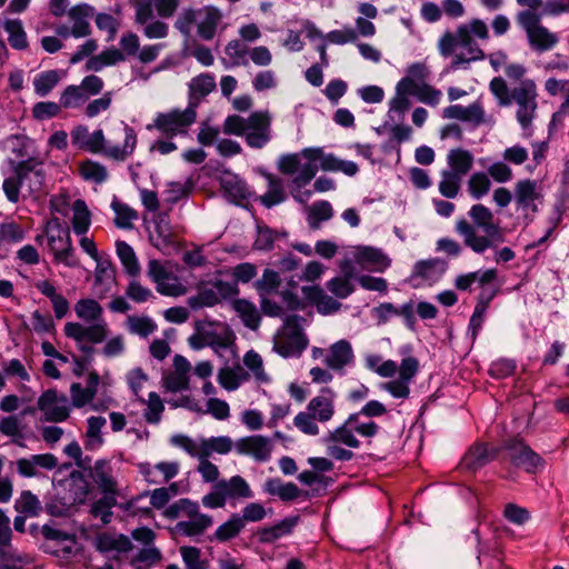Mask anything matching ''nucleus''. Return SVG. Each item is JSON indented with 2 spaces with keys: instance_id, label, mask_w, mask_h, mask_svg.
<instances>
[{
  "instance_id": "nucleus-1",
  "label": "nucleus",
  "mask_w": 569,
  "mask_h": 569,
  "mask_svg": "<svg viewBox=\"0 0 569 569\" xmlns=\"http://www.w3.org/2000/svg\"><path fill=\"white\" fill-rule=\"evenodd\" d=\"M489 38L487 23L480 18H472L468 22L460 23L455 32H443L438 40L437 48L442 57H452L451 67L458 69L471 62L485 60L487 56L476 39L487 41ZM507 59L508 56L502 50L488 56L489 63L495 71H498Z\"/></svg>"
},
{
  "instance_id": "nucleus-2",
  "label": "nucleus",
  "mask_w": 569,
  "mask_h": 569,
  "mask_svg": "<svg viewBox=\"0 0 569 569\" xmlns=\"http://www.w3.org/2000/svg\"><path fill=\"white\" fill-rule=\"evenodd\" d=\"M386 412L383 403L370 400L358 412L349 415L322 439L327 455L337 461H350L355 456L351 449L361 447L359 437L365 439L367 445H371L372 439L379 433L380 427L371 418L383 416Z\"/></svg>"
},
{
  "instance_id": "nucleus-3",
  "label": "nucleus",
  "mask_w": 569,
  "mask_h": 569,
  "mask_svg": "<svg viewBox=\"0 0 569 569\" xmlns=\"http://www.w3.org/2000/svg\"><path fill=\"white\" fill-rule=\"evenodd\" d=\"M116 131L123 139L122 143L107 141L102 129L89 132L87 126L78 124L70 132L71 143L87 152L102 154L111 160L122 162L133 154L138 137L134 129L123 122Z\"/></svg>"
},
{
  "instance_id": "nucleus-4",
  "label": "nucleus",
  "mask_w": 569,
  "mask_h": 569,
  "mask_svg": "<svg viewBox=\"0 0 569 569\" xmlns=\"http://www.w3.org/2000/svg\"><path fill=\"white\" fill-rule=\"evenodd\" d=\"M469 216L477 227L482 228L487 236H479L473 226L466 219L456 223V231L463 238V242L476 253H482L493 246V242H502L503 236L498 224L493 223V213L483 204H473Z\"/></svg>"
},
{
  "instance_id": "nucleus-5",
  "label": "nucleus",
  "mask_w": 569,
  "mask_h": 569,
  "mask_svg": "<svg viewBox=\"0 0 569 569\" xmlns=\"http://www.w3.org/2000/svg\"><path fill=\"white\" fill-rule=\"evenodd\" d=\"M272 117L268 110L251 112L247 118L239 114L228 116L222 124L223 133L243 137L253 149H262L271 140Z\"/></svg>"
},
{
  "instance_id": "nucleus-6",
  "label": "nucleus",
  "mask_w": 569,
  "mask_h": 569,
  "mask_svg": "<svg viewBox=\"0 0 569 569\" xmlns=\"http://www.w3.org/2000/svg\"><path fill=\"white\" fill-rule=\"evenodd\" d=\"M222 10L216 6H203L199 9H183L174 21V28L183 36L189 37L192 26H196L197 36L204 41H211L218 33L223 32L228 24L223 21Z\"/></svg>"
},
{
  "instance_id": "nucleus-7",
  "label": "nucleus",
  "mask_w": 569,
  "mask_h": 569,
  "mask_svg": "<svg viewBox=\"0 0 569 569\" xmlns=\"http://www.w3.org/2000/svg\"><path fill=\"white\" fill-rule=\"evenodd\" d=\"M325 152L322 148H305L300 152L282 154L278 160L281 173L292 178L295 189L307 186L322 170Z\"/></svg>"
},
{
  "instance_id": "nucleus-8",
  "label": "nucleus",
  "mask_w": 569,
  "mask_h": 569,
  "mask_svg": "<svg viewBox=\"0 0 569 569\" xmlns=\"http://www.w3.org/2000/svg\"><path fill=\"white\" fill-rule=\"evenodd\" d=\"M63 331L68 338L76 341L78 349L83 353L81 358L73 357V372L81 376L96 351L93 345L101 343L107 338L108 325L107 322H99L84 326L79 322H67Z\"/></svg>"
},
{
  "instance_id": "nucleus-9",
  "label": "nucleus",
  "mask_w": 569,
  "mask_h": 569,
  "mask_svg": "<svg viewBox=\"0 0 569 569\" xmlns=\"http://www.w3.org/2000/svg\"><path fill=\"white\" fill-rule=\"evenodd\" d=\"M303 317L290 315L284 317L282 326L273 336L272 349L283 358H298L307 349L309 339L303 332Z\"/></svg>"
},
{
  "instance_id": "nucleus-10",
  "label": "nucleus",
  "mask_w": 569,
  "mask_h": 569,
  "mask_svg": "<svg viewBox=\"0 0 569 569\" xmlns=\"http://www.w3.org/2000/svg\"><path fill=\"white\" fill-rule=\"evenodd\" d=\"M198 118V111L193 106H187L181 110L178 108L164 112H158L152 123L147 124V130H157L162 137L173 139L174 137H186Z\"/></svg>"
},
{
  "instance_id": "nucleus-11",
  "label": "nucleus",
  "mask_w": 569,
  "mask_h": 569,
  "mask_svg": "<svg viewBox=\"0 0 569 569\" xmlns=\"http://www.w3.org/2000/svg\"><path fill=\"white\" fill-rule=\"evenodd\" d=\"M44 232L48 249L53 256V262L62 263L69 268L80 267V259L72 246L69 230L62 227L58 218L47 222Z\"/></svg>"
},
{
  "instance_id": "nucleus-12",
  "label": "nucleus",
  "mask_w": 569,
  "mask_h": 569,
  "mask_svg": "<svg viewBox=\"0 0 569 569\" xmlns=\"http://www.w3.org/2000/svg\"><path fill=\"white\" fill-rule=\"evenodd\" d=\"M538 89L532 79H525L512 88V102L516 103V119L523 130L531 128L537 117Z\"/></svg>"
},
{
  "instance_id": "nucleus-13",
  "label": "nucleus",
  "mask_w": 569,
  "mask_h": 569,
  "mask_svg": "<svg viewBox=\"0 0 569 569\" xmlns=\"http://www.w3.org/2000/svg\"><path fill=\"white\" fill-rule=\"evenodd\" d=\"M147 276L156 284V290L166 297H181L188 292L187 284L169 267V262L151 259L147 264Z\"/></svg>"
},
{
  "instance_id": "nucleus-14",
  "label": "nucleus",
  "mask_w": 569,
  "mask_h": 569,
  "mask_svg": "<svg viewBox=\"0 0 569 569\" xmlns=\"http://www.w3.org/2000/svg\"><path fill=\"white\" fill-rule=\"evenodd\" d=\"M513 200L517 210L522 211L525 214L528 212L537 213L539 204L543 200L542 187L537 180L520 179L513 187Z\"/></svg>"
},
{
  "instance_id": "nucleus-15",
  "label": "nucleus",
  "mask_w": 569,
  "mask_h": 569,
  "mask_svg": "<svg viewBox=\"0 0 569 569\" xmlns=\"http://www.w3.org/2000/svg\"><path fill=\"white\" fill-rule=\"evenodd\" d=\"M134 9V22L144 23L153 18V10L163 19L173 17L180 6V0H129Z\"/></svg>"
},
{
  "instance_id": "nucleus-16",
  "label": "nucleus",
  "mask_w": 569,
  "mask_h": 569,
  "mask_svg": "<svg viewBox=\"0 0 569 569\" xmlns=\"http://www.w3.org/2000/svg\"><path fill=\"white\" fill-rule=\"evenodd\" d=\"M505 449L508 452L509 462L515 468H521L529 473H533L543 466V459L520 440L508 442Z\"/></svg>"
},
{
  "instance_id": "nucleus-17",
  "label": "nucleus",
  "mask_w": 569,
  "mask_h": 569,
  "mask_svg": "<svg viewBox=\"0 0 569 569\" xmlns=\"http://www.w3.org/2000/svg\"><path fill=\"white\" fill-rule=\"evenodd\" d=\"M38 408L49 422H62L69 418L70 406L64 395L59 396L56 390L44 391L38 399Z\"/></svg>"
},
{
  "instance_id": "nucleus-18",
  "label": "nucleus",
  "mask_w": 569,
  "mask_h": 569,
  "mask_svg": "<svg viewBox=\"0 0 569 569\" xmlns=\"http://www.w3.org/2000/svg\"><path fill=\"white\" fill-rule=\"evenodd\" d=\"M202 337L214 353L220 356L221 350L230 348L234 340V335L230 328L220 322L201 321Z\"/></svg>"
},
{
  "instance_id": "nucleus-19",
  "label": "nucleus",
  "mask_w": 569,
  "mask_h": 569,
  "mask_svg": "<svg viewBox=\"0 0 569 569\" xmlns=\"http://www.w3.org/2000/svg\"><path fill=\"white\" fill-rule=\"evenodd\" d=\"M138 469L149 485H161L169 482L179 475L180 463L178 461H160L154 465L141 462Z\"/></svg>"
},
{
  "instance_id": "nucleus-20",
  "label": "nucleus",
  "mask_w": 569,
  "mask_h": 569,
  "mask_svg": "<svg viewBox=\"0 0 569 569\" xmlns=\"http://www.w3.org/2000/svg\"><path fill=\"white\" fill-rule=\"evenodd\" d=\"M89 477L100 492L120 493L119 481L109 459H98L89 469Z\"/></svg>"
},
{
  "instance_id": "nucleus-21",
  "label": "nucleus",
  "mask_w": 569,
  "mask_h": 569,
  "mask_svg": "<svg viewBox=\"0 0 569 569\" xmlns=\"http://www.w3.org/2000/svg\"><path fill=\"white\" fill-rule=\"evenodd\" d=\"M272 442L269 438L254 435L242 437L236 441V451L242 456H250L256 461H268L272 452Z\"/></svg>"
},
{
  "instance_id": "nucleus-22",
  "label": "nucleus",
  "mask_w": 569,
  "mask_h": 569,
  "mask_svg": "<svg viewBox=\"0 0 569 569\" xmlns=\"http://www.w3.org/2000/svg\"><path fill=\"white\" fill-rule=\"evenodd\" d=\"M355 362V353L351 343L341 339L332 343L326 352L323 363L331 370L345 372V369Z\"/></svg>"
},
{
  "instance_id": "nucleus-23",
  "label": "nucleus",
  "mask_w": 569,
  "mask_h": 569,
  "mask_svg": "<svg viewBox=\"0 0 569 569\" xmlns=\"http://www.w3.org/2000/svg\"><path fill=\"white\" fill-rule=\"evenodd\" d=\"M355 261L365 269L383 272L391 264L390 258L379 248L359 246L353 252Z\"/></svg>"
},
{
  "instance_id": "nucleus-24",
  "label": "nucleus",
  "mask_w": 569,
  "mask_h": 569,
  "mask_svg": "<svg viewBox=\"0 0 569 569\" xmlns=\"http://www.w3.org/2000/svg\"><path fill=\"white\" fill-rule=\"evenodd\" d=\"M40 163L33 159L21 161L17 164L14 172L20 177L22 186L27 187L30 194L37 197L41 191L44 182V176L37 167Z\"/></svg>"
},
{
  "instance_id": "nucleus-25",
  "label": "nucleus",
  "mask_w": 569,
  "mask_h": 569,
  "mask_svg": "<svg viewBox=\"0 0 569 569\" xmlns=\"http://www.w3.org/2000/svg\"><path fill=\"white\" fill-rule=\"evenodd\" d=\"M335 392L330 388H325L308 402L307 411L319 422L326 423L335 416Z\"/></svg>"
},
{
  "instance_id": "nucleus-26",
  "label": "nucleus",
  "mask_w": 569,
  "mask_h": 569,
  "mask_svg": "<svg viewBox=\"0 0 569 569\" xmlns=\"http://www.w3.org/2000/svg\"><path fill=\"white\" fill-rule=\"evenodd\" d=\"M303 298L315 306L320 315L328 316L340 310L341 303L335 298L328 296L325 290L318 286H305L301 289Z\"/></svg>"
},
{
  "instance_id": "nucleus-27",
  "label": "nucleus",
  "mask_w": 569,
  "mask_h": 569,
  "mask_svg": "<svg viewBox=\"0 0 569 569\" xmlns=\"http://www.w3.org/2000/svg\"><path fill=\"white\" fill-rule=\"evenodd\" d=\"M173 371L169 372L163 381L167 390L180 392L189 388L190 362L182 356H176L173 359Z\"/></svg>"
},
{
  "instance_id": "nucleus-28",
  "label": "nucleus",
  "mask_w": 569,
  "mask_h": 569,
  "mask_svg": "<svg viewBox=\"0 0 569 569\" xmlns=\"http://www.w3.org/2000/svg\"><path fill=\"white\" fill-rule=\"evenodd\" d=\"M93 12V7L88 3H79L69 9L68 17L71 21L73 38L80 39L90 36L91 27L88 19Z\"/></svg>"
},
{
  "instance_id": "nucleus-29",
  "label": "nucleus",
  "mask_w": 569,
  "mask_h": 569,
  "mask_svg": "<svg viewBox=\"0 0 569 569\" xmlns=\"http://www.w3.org/2000/svg\"><path fill=\"white\" fill-rule=\"evenodd\" d=\"M217 87L216 78L212 73H200L193 77L189 84V102L188 106L194 104V110L198 111V107L201 100L211 93Z\"/></svg>"
},
{
  "instance_id": "nucleus-30",
  "label": "nucleus",
  "mask_w": 569,
  "mask_h": 569,
  "mask_svg": "<svg viewBox=\"0 0 569 569\" xmlns=\"http://www.w3.org/2000/svg\"><path fill=\"white\" fill-rule=\"evenodd\" d=\"M216 483L220 488L226 501L253 498V491L250 485L239 475L232 476L230 479H222Z\"/></svg>"
},
{
  "instance_id": "nucleus-31",
  "label": "nucleus",
  "mask_w": 569,
  "mask_h": 569,
  "mask_svg": "<svg viewBox=\"0 0 569 569\" xmlns=\"http://www.w3.org/2000/svg\"><path fill=\"white\" fill-rule=\"evenodd\" d=\"M443 118L457 119L478 126L485 121V111L480 102H473L467 107L451 104L443 109Z\"/></svg>"
},
{
  "instance_id": "nucleus-32",
  "label": "nucleus",
  "mask_w": 569,
  "mask_h": 569,
  "mask_svg": "<svg viewBox=\"0 0 569 569\" xmlns=\"http://www.w3.org/2000/svg\"><path fill=\"white\" fill-rule=\"evenodd\" d=\"M107 420L102 416H91L87 419V428L83 436V445L87 451L96 452L104 445L103 429Z\"/></svg>"
},
{
  "instance_id": "nucleus-33",
  "label": "nucleus",
  "mask_w": 569,
  "mask_h": 569,
  "mask_svg": "<svg viewBox=\"0 0 569 569\" xmlns=\"http://www.w3.org/2000/svg\"><path fill=\"white\" fill-rule=\"evenodd\" d=\"M250 379V373L239 363L224 366L217 375L218 383L227 391H236Z\"/></svg>"
},
{
  "instance_id": "nucleus-34",
  "label": "nucleus",
  "mask_w": 569,
  "mask_h": 569,
  "mask_svg": "<svg viewBox=\"0 0 569 569\" xmlns=\"http://www.w3.org/2000/svg\"><path fill=\"white\" fill-rule=\"evenodd\" d=\"M154 234L150 237L152 244L164 250L174 244V234L170 224L169 214L167 212H159L153 220Z\"/></svg>"
},
{
  "instance_id": "nucleus-35",
  "label": "nucleus",
  "mask_w": 569,
  "mask_h": 569,
  "mask_svg": "<svg viewBox=\"0 0 569 569\" xmlns=\"http://www.w3.org/2000/svg\"><path fill=\"white\" fill-rule=\"evenodd\" d=\"M498 453L497 447L488 448L485 443H477L467 451L462 462L466 468L476 470L493 460Z\"/></svg>"
},
{
  "instance_id": "nucleus-36",
  "label": "nucleus",
  "mask_w": 569,
  "mask_h": 569,
  "mask_svg": "<svg viewBox=\"0 0 569 569\" xmlns=\"http://www.w3.org/2000/svg\"><path fill=\"white\" fill-rule=\"evenodd\" d=\"M94 547L100 552H127L131 549L132 543L124 535L102 532L96 537Z\"/></svg>"
},
{
  "instance_id": "nucleus-37",
  "label": "nucleus",
  "mask_w": 569,
  "mask_h": 569,
  "mask_svg": "<svg viewBox=\"0 0 569 569\" xmlns=\"http://www.w3.org/2000/svg\"><path fill=\"white\" fill-rule=\"evenodd\" d=\"M530 48L537 52L552 50L559 43V36L545 26L537 27L527 36Z\"/></svg>"
},
{
  "instance_id": "nucleus-38",
  "label": "nucleus",
  "mask_w": 569,
  "mask_h": 569,
  "mask_svg": "<svg viewBox=\"0 0 569 569\" xmlns=\"http://www.w3.org/2000/svg\"><path fill=\"white\" fill-rule=\"evenodd\" d=\"M446 271L445 261L436 258L418 261L413 268V277L429 283L438 281Z\"/></svg>"
},
{
  "instance_id": "nucleus-39",
  "label": "nucleus",
  "mask_w": 569,
  "mask_h": 569,
  "mask_svg": "<svg viewBox=\"0 0 569 569\" xmlns=\"http://www.w3.org/2000/svg\"><path fill=\"white\" fill-rule=\"evenodd\" d=\"M123 61V53L118 48L110 47L96 56H91L86 62V70L99 72L106 67L116 66Z\"/></svg>"
},
{
  "instance_id": "nucleus-40",
  "label": "nucleus",
  "mask_w": 569,
  "mask_h": 569,
  "mask_svg": "<svg viewBox=\"0 0 569 569\" xmlns=\"http://www.w3.org/2000/svg\"><path fill=\"white\" fill-rule=\"evenodd\" d=\"M447 164L448 170L465 177L473 166V156L462 148L451 149L447 154Z\"/></svg>"
},
{
  "instance_id": "nucleus-41",
  "label": "nucleus",
  "mask_w": 569,
  "mask_h": 569,
  "mask_svg": "<svg viewBox=\"0 0 569 569\" xmlns=\"http://www.w3.org/2000/svg\"><path fill=\"white\" fill-rule=\"evenodd\" d=\"M232 450H236V441H233L229 436H218V437H201V452L203 457L209 458L213 453L217 455H228Z\"/></svg>"
},
{
  "instance_id": "nucleus-42",
  "label": "nucleus",
  "mask_w": 569,
  "mask_h": 569,
  "mask_svg": "<svg viewBox=\"0 0 569 569\" xmlns=\"http://www.w3.org/2000/svg\"><path fill=\"white\" fill-rule=\"evenodd\" d=\"M96 270H94V288L100 295L103 297L109 290L111 284L114 281V270L109 260H103L98 257Z\"/></svg>"
},
{
  "instance_id": "nucleus-43",
  "label": "nucleus",
  "mask_w": 569,
  "mask_h": 569,
  "mask_svg": "<svg viewBox=\"0 0 569 569\" xmlns=\"http://www.w3.org/2000/svg\"><path fill=\"white\" fill-rule=\"evenodd\" d=\"M264 491L270 496H277L283 501L297 499L301 490L293 482H282L279 478H269L264 482Z\"/></svg>"
},
{
  "instance_id": "nucleus-44",
  "label": "nucleus",
  "mask_w": 569,
  "mask_h": 569,
  "mask_svg": "<svg viewBox=\"0 0 569 569\" xmlns=\"http://www.w3.org/2000/svg\"><path fill=\"white\" fill-rule=\"evenodd\" d=\"M102 497L94 500L90 506V515L99 518L103 525H108L112 519V508L117 505L119 493L101 492Z\"/></svg>"
},
{
  "instance_id": "nucleus-45",
  "label": "nucleus",
  "mask_w": 569,
  "mask_h": 569,
  "mask_svg": "<svg viewBox=\"0 0 569 569\" xmlns=\"http://www.w3.org/2000/svg\"><path fill=\"white\" fill-rule=\"evenodd\" d=\"M249 49L239 39H232L224 47L226 58L222 62L227 68L247 66Z\"/></svg>"
},
{
  "instance_id": "nucleus-46",
  "label": "nucleus",
  "mask_w": 569,
  "mask_h": 569,
  "mask_svg": "<svg viewBox=\"0 0 569 569\" xmlns=\"http://www.w3.org/2000/svg\"><path fill=\"white\" fill-rule=\"evenodd\" d=\"M71 226L78 236H84L91 226V212L81 199L76 200L72 204Z\"/></svg>"
},
{
  "instance_id": "nucleus-47",
  "label": "nucleus",
  "mask_w": 569,
  "mask_h": 569,
  "mask_svg": "<svg viewBox=\"0 0 569 569\" xmlns=\"http://www.w3.org/2000/svg\"><path fill=\"white\" fill-rule=\"evenodd\" d=\"M243 519H240V515L232 513L227 521L221 523L213 535L209 538L210 541L227 542L236 538L243 529Z\"/></svg>"
},
{
  "instance_id": "nucleus-48",
  "label": "nucleus",
  "mask_w": 569,
  "mask_h": 569,
  "mask_svg": "<svg viewBox=\"0 0 569 569\" xmlns=\"http://www.w3.org/2000/svg\"><path fill=\"white\" fill-rule=\"evenodd\" d=\"M264 178L268 183V190L264 194L260 197V202L267 207L271 208L276 204L281 203L286 199V193L283 189L282 180L271 173H264Z\"/></svg>"
},
{
  "instance_id": "nucleus-49",
  "label": "nucleus",
  "mask_w": 569,
  "mask_h": 569,
  "mask_svg": "<svg viewBox=\"0 0 569 569\" xmlns=\"http://www.w3.org/2000/svg\"><path fill=\"white\" fill-rule=\"evenodd\" d=\"M213 523L212 517L209 515L198 516L192 519L179 521L176 529L179 533L187 537H197L204 533Z\"/></svg>"
},
{
  "instance_id": "nucleus-50",
  "label": "nucleus",
  "mask_w": 569,
  "mask_h": 569,
  "mask_svg": "<svg viewBox=\"0 0 569 569\" xmlns=\"http://www.w3.org/2000/svg\"><path fill=\"white\" fill-rule=\"evenodd\" d=\"M126 328L129 333L147 339L158 329V326L149 316L131 315L126 319Z\"/></svg>"
},
{
  "instance_id": "nucleus-51",
  "label": "nucleus",
  "mask_w": 569,
  "mask_h": 569,
  "mask_svg": "<svg viewBox=\"0 0 569 569\" xmlns=\"http://www.w3.org/2000/svg\"><path fill=\"white\" fill-rule=\"evenodd\" d=\"M296 523L297 518H287L271 527L262 528L258 532L259 540L262 543H272L276 540L291 533Z\"/></svg>"
},
{
  "instance_id": "nucleus-52",
  "label": "nucleus",
  "mask_w": 569,
  "mask_h": 569,
  "mask_svg": "<svg viewBox=\"0 0 569 569\" xmlns=\"http://www.w3.org/2000/svg\"><path fill=\"white\" fill-rule=\"evenodd\" d=\"M116 251L124 268V271L130 277H138L140 274L141 268L133 248L126 241H117Z\"/></svg>"
},
{
  "instance_id": "nucleus-53",
  "label": "nucleus",
  "mask_w": 569,
  "mask_h": 569,
  "mask_svg": "<svg viewBox=\"0 0 569 569\" xmlns=\"http://www.w3.org/2000/svg\"><path fill=\"white\" fill-rule=\"evenodd\" d=\"M3 29L8 33V42L16 50L28 48L27 33L20 19H7Z\"/></svg>"
},
{
  "instance_id": "nucleus-54",
  "label": "nucleus",
  "mask_w": 569,
  "mask_h": 569,
  "mask_svg": "<svg viewBox=\"0 0 569 569\" xmlns=\"http://www.w3.org/2000/svg\"><path fill=\"white\" fill-rule=\"evenodd\" d=\"M333 216L331 204L326 201H317L307 209V221L312 230L320 228L321 222L328 221Z\"/></svg>"
},
{
  "instance_id": "nucleus-55",
  "label": "nucleus",
  "mask_w": 569,
  "mask_h": 569,
  "mask_svg": "<svg viewBox=\"0 0 569 569\" xmlns=\"http://www.w3.org/2000/svg\"><path fill=\"white\" fill-rule=\"evenodd\" d=\"M232 307L246 327L250 329H257L259 327L260 315L252 302L246 299H237L233 301Z\"/></svg>"
},
{
  "instance_id": "nucleus-56",
  "label": "nucleus",
  "mask_w": 569,
  "mask_h": 569,
  "mask_svg": "<svg viewBox=\"0 0 569 569\" xmlns=\"http://www.w3.org/2000/svg\"><path fill=\"white\" fill-rule=\"evenodd\" d=\"M463 177L445 169L440 173L439 192L442 197L448 199L456 198L461 189Z\"/></svg>"
},
{
  "instance_id": "nucleus-57",
  "label": "nucleus",
  "mask_w": 569,
  "mask_h": 569,
  "mask_svg": "<svg viewBox=\"0 0 569 569\" xmlns=\"http://www.w3.org/2000/svg\"><path fill=\"white\" fill-rule=\"evenodd\" d=\"M61 72L58 70H47L38 73L33 79L34 92L39 97L48 96L51 90L60 82Z\"/></svg>"
},
{
  "instance_id": "nucleus-58",
  "label": "nucleus",
  "mask_w": 569,
  "mask_h": 569,
  "mask_svg": "<svg viewBox=\"0 0 569 569\" xmlns=\"http://www.w3.org/2000/svg\"><path fill=\"white\" fill-rule=\"evenodd\" d=\"M243 365L251 372L254 380L259 383L270 382V377L264 370L261 356L254 350H249L243 356Z\"/></svg>"
},
{
  "instance_id": "nucleus-59",
  "label": "nucleus",
  "mask_w": 569,
  "mask_h": 569,
  "mask_svg": "<svg viewBox=\"0 0 569 569\" xmlns=\"http://www.w3.org/2000/svg\"><path fill=\"white\" fill-rule=\"evenodd\" d=\"M32 558L16 549H0V569H27Z\"/></svg>"
},
{
  "instance_id": "nucleus-60",
  "label": "nucleus",
  "mask_w": 569,
  "mask_h": 569,
  "mask_svg": "<svg viewBox=\"0 0 569 569\" xmlns=\"http://www.w3.org/2000/svg\"><path fill=\"white\" fill-rule=\"evenodd\" d=\"M76 313L77 316L87 321V322H106L101 320V316L103 312L102 307L93 299H81L76 305Z\"/></svg>"
},
{
  "instance_id": "nucleus-61",
  "label": "nucleus",
  "mask_w": 569,
  "mask_h": 569,
  "mask_svg": "<svg viewBox=\"0 0 569 569\" xmlns=\"http://www.w3.org/2000/svg\"><path fill=\"white\" fill-rule=\"evenodd\" d=\"M14 509L17 512L24 515L26 517H37L40 513L42 507L36 495L29 490H24L16 500Z\"/></svg>"
},
{
  "instance_id": "nucleus-62",
  "label": "nucleus",
  "mask_w": 569,
  "mask_h": 569,
  "mask_svg": "<svg viewBox=\"0 0 569 569\" xmlns=\"http://www.w3.org/2000/svg\"><path fill=\"white\" fill-rule=\"evenodd\" d=\"M323 171L343 172L349 177H353L358 173V164L353 161L338 159L332 153H325L322 162Z\"/></svg>"
},
{
  "instance_id": "nucleus-63",
  "label": "nucleus",
  "mask_w": 569,
  "mask_h": 569,
  "mask_svg": "<svg viewBox=\"0 0 569 569\" xmlns=\"http://www.w3.org/2000/svg\"><path fill=\"white\" fill-rule=\"evenodd\" d=\"M490 188L491 180L487 172H475L469 177L467 182L469 194L477 200L488 194Z\"/></svg>"
},
{
  "instance_id": "nucleus-64",
  "label": "nucleus",
  "mask_w": 569,
  "mask_h": 569,
  "mask_svg": "<svg viewBox=\"0 0 569 569\" xmlns=\"http://www.w3.org/2000/svg\"><path fill=\"white\" fill-rule=\"evenodd\" d=\"M79 171L81 177L87 181L102 183L108 178L107 168L98 161L86 160L80 163Z\"/></svg>"
}]
</instances>
